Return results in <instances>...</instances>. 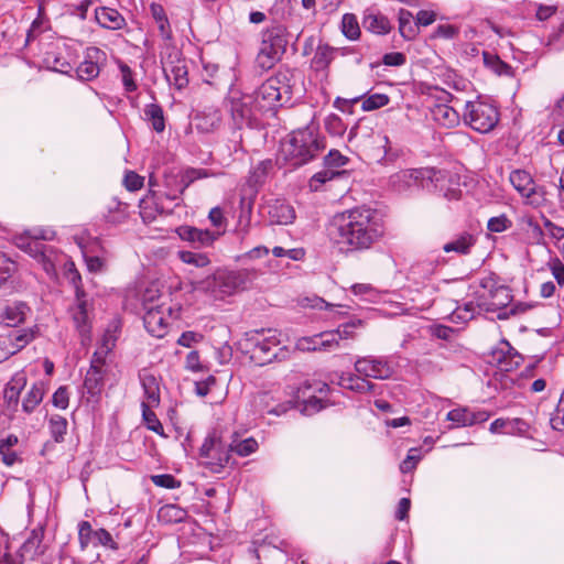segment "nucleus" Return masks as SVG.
<instances>
[{"instance_id":"nucleus-38","label":"nucleus","mask_w":564,"mask_h":564,"mask_svg":"<svg viewBox=\"0 0 564 564\" xmlns=\"http://www.w3.org/2000/svg\"><path fill=\"white\" fill-rule=\"evenodd\" d=\"M481 65L498 76H513L512 67L491 51H487L486 54H482Z\"/></svg>"},{"instance_id":"nucleus-42","label":"nucleus","mask_w":564,"mask_h":564,"mask_svg":"<svg viewBox=\"0 0 564 564\" xmlns=\"http://www.w3.org/2000/svg\"><path fill=\"white\" fill-rule=\"evenodd\" d=\"M143 113H144V120L151 124L152 129L155 132L161 133L164 131L165 117H164L163 108L159 104L152 102V104L145 105L144 109H143Z\"/></svg>"},{"instance_id":"nucleus-62","label":"nucleus","mask_w":564,"mask_h":564,"mask_svg":"<svg viewBox=\"0 0 564 564\" xmlns=\"http://www.w3.org/2000/svg\"><path fill=\"white\" fill-rule=\"evenodd\" d=\"M96 530L93 529L88 521L78 523V540L80 547L84 550L88 545H94Z\"/></svg>"},{"instance_id":"nucleus-41","label":"nucleus","mask_w":564,"mask_h":564,"mask_svg":"<svg viewBox=\"0 0 564 564\" xmlns=\"http://www.w3.org/2000/svg\"><path fill=\"white\" fill-rule=\"evenodd\" d=\"M19 443V438L14 434H9L6 437L0 438V456L2 463L11 467L15 463L20 462V457L13 447Z\"/></svg>"},{"instance_id":"nucleus-13","label":"nucleus","mask_w":564,"mask_h":564,"mask_svg":"<svg viewBox=\"0 0 564 564\" xmlns=\"http://www.w3.org/2000/svg\"><path fill=\"white\" fill-rule=\"evenodd\" d=\"M171 189L164 193H158L154 191H150L139 204L140 216L144 223L154 221L158 216L163 214H170L172 212V205L174 200H171L166 197V194Z\"/></svg>"},{"instance_id":"nucleus-30","label":"nucleus","mask_w":564,"mask_h":564,"mask_svg":"<svg viewBox=\"0 0 564 564\" xmlns=\"http://www.w3.org/2000/svg\"><path fill=\"white\" fill-rule=\"evenodd\" d=\"M46 389L47 386L42 380L32 383L22 399V411L26 414L33 413L43 401Z\"/></svg>"},{"instance_id":"nucleus-18","label":"nucleus","mask_w":564,"mask_h":564,"mask_svg":"<svg viewBox=\"0 0 564 564\" xmlns=\"http://www.w3.org/2000/svg\"><path fill=\"white\" fill-rule=\"evenodd\" d=\"M295 347L301 351H329L336 349L334 334L322 332L312 336H303L296 340Z\"/></svg>"},{"instance_id":"nucleus-2","label":"nucleus","mask_w":564,"mask_h":564,"mask_svg":"<svg viewBox=\"0 0 564 564\" xmlns=\"http://www.w3.org/2000/svg\"><path fill=\"white\" fill-rule=\"evenodd\" d=\"M54 236L55 232L52 229L34 228L28 231V237L21 239L22 242L19 246L33 257L51 278L56 276L57 268L63 265L66 278L74 285L75 292H77V288L83 286L82 276L75 263L63 252L44 243L46 240H52Z\"/></svg>"},{"instance_id":"nucleus-10","label":"nucleus","mask_w":564,"mask_h":564,"mask_svg":"<svg viewBox=\"0 0 564 564\" xmlns=\"http://www.w3.org/2000/svg\"><path fill=\"white\" fill-rule=\"evenodd\" d=\"M151 291H147L143 297L144 316L143 324L149 334L156 338H163L169 328V318L172 312L170 306L164 304L149 305L148 299ZM153 296L150 297L152 300Z\"/></svg>"},{"instance_id":"nucleus-59","label":"nucleus","mask_w":564,"mask_h":564,"mask_svg":"<svg viewBox=\"0 0 564 564\" xmlns=\"http://www.w3.org/2000/svg\"><path fill=\"white\" fill-rule=\"evenodd\" d=\"M487 51L480 44L467 43L463 47L462 57L470 64L479 65L482 62V54H486Z\"/></svg>"},{"instance_id":"nucleus-33","label":"nucleus","mask_w":564,"mask_h":564,"mask_svg":"<svg viewBox=\"0 0 564 564\" xmlns=\"http://www.w3.org/2000/svg\"><path fill=\"white\" fill-rule=\"evenodd\" d=\"M362 26L365 30L378 35L388 34L392 28L389 19L386 15L373 11L365 12Z\"/></svg>"},{"instance_id":"nucleus-4","label":"nucleus","mask_w":564,"mask_h":564,"mask_svg":"<svg viewBox=\"0 0 564 564\" xmlns=\"http://www.w3.org/2000/svg\"><path fill=\"white\" fill-rule=\"evenodd\" d=\"M325 148V138L319 133L318 127L311 123L293 131L282 142L281 152L292 166H301L317 158Z\"/></svg>"},{"instance_id":"nucleus-12","label":"nucleus","mask_w":564,"mask_h":564,"mask_svg":"<svg viewBox=\"0 0 564 564\" xmlns=\"http://www.w3.org/2000/svg\"><path fill=\"white\" fill-rule=\"evenodd\" d=\"M229 105L231 118L238 128L250 126L257 113L261 112L252 95L231 93Z\"/></svg>"},{"instance_id":"nucleus-15","label":"nucleus","mask_w":564,"mask_h":564,"mask_svg":"<svg viewBox=\"0 0 564 564\" xmlns=\"http://www.w3.org/2000/svg\"><path fill=\"white\" fill-rule=\"evenodd\" d=\"M252 345V358L261 361H271L276 357V347L280 340L275 334V330L268 329L256 332V334L248 339Z\"/></svg>"},{"instance_id":"nucleus-24","label":"nucleus","mask_w":564,"mask_h":564,"mask_svg":"<svg viewBox=\"0 0 564 564\" xmlns=\"http://www.w3.org/2000/svg\"><path fill=\"white\" fill-rule=\"evenodd\" d=\"M489 431L492 434H508V435H525L529 431V424L519 417L516 419H496L491 422Z\"/></svg>"},{"instance_id":"nucleus-53","label":"nucleus","mask_w":564,"mask_h":564,"mask_svg":"<svg viewBox=\"0 0 564 564\" xmlns=\"http://www.w3.org/2000/svg\"><path fill=\"white\" fill-rule=\"evenodd\" d=\"M272 161L264 160L259 162L250 172L248 183L251 187H258L264 183L269 171L272 169Z\"/></svg>"},{"instance_id":"nucleus-55","label":"nucleus","mask_w":564,"mask_h":564,"mask_svg":"<svg viewBox=\"0 0 564 564\" xmlns=\"http://www.w3.org/2000/svg\"><path fill=\"white\" fill-rule=\"evenodd\" d=\"M341 174V172L324 167L322 171L316 172L308 182L310 189L313 192L319 191L325 183L328 181H332L336 177H338Z\"/></svg>"},{"instance_id":"nucleus-22","label":"nucleus","mask_w":564,"mask_h":564,"mask_svg":"<svg viewBox=\"0 0 564 564\" xmlns=\"http://www.w3.org/2000/svg\"><path fill=\"white\" fill-rule=\"evenodd\" d=\"M95 20L99 26L110 31H119L127 25L124 17L117 9L109 7L96 8Z\"/></svg>"},{"instance_id":"nucleus-25","label":"nucleus","mask_w":564,"mask_h":564,"mask_svg":"<svg viewBox=\"0 0 564 564\" xmlns=\"http://www.w3.org/2000/svg\"><path fill=\"white\" fill-rule=\"evenodd\" d=\"M268 216L271 224L289 225L295 219L294 208L284 200L274 199L268 204Z\"/></svg>"},{"instance_id":"nucleus-28","label":"nucleus","mask_w":564,"mask_h":564,"mask_svg":"<svg viewBox=\"0 0 564 564\" xmlns=\"http://www.w3.org/2000/svg\"><path fill=\"white\" fill-rule=\"evenodd\" d=\"M144 400L141 405L158 406L160 404V387L156 378L147 370L140 373Z\"/></svg>"},{"instance_id":"nucleus-23","label":"nucleus","mask_w":564,"mask_h":564,"mask_svg":"<svg viewBox=\"0 0 564 564\" xmlns=\"http://www.w3.org/2000/svg\"><path fill=\"white\" fill-rule=\"evenodd\" d=\"M43 539L44 530L42 528H36L31 531L28 539L19 549L26 561L35 560L45 554L47 545L43 542Z\"/></svg>"},{"instance_id":"nucleus-17","label":"nucleus","mask_w":564,"mask_h":564,"mask_svg":"<svg viewBox=\"0 0 564 564\" xmlns=\"http://www.w3.org/2000/svg\"><path fill=\"white\" fill-rule=\"evenodd\" d=\"M76 303L69 308L75 327L82 336H86L90 332V317L88 302L83 288H77Z\"/></svg>"},{"instance_id":"nucleus-31","label":"nucleus","mask_w":564,"mask_h":564,"mask_svg":"<svg viewBox=\"0 0 564 564\" xmlns=\"http://www.w3.org/2000/svg\"><path fill=\"white\" fill-rule=\"evenodd\" d=\"M262 42L285 53L289 44L288 29L279 23L269 26L262 33Z\"/></svg>"},{"instance_id":"nucleus-8","label":"nucleus","mask_w":564,"mask_h":564,"mask_svg":"<svg viewBox=\"0 0 564 564\" xmlns=\"http://www.w3.org/2000/svg\"><path fill=\"white\" fill-rule=\"evenodd\" d=\"M230 454L229 443L224 442L217 432L208 434L199 451L203 464L216 474L229 464Z\"/></svg>"},{"instance_id":"nucleus-16","label":"nucleus","mask_w":564,"mask_h":564,"mask_svg":"<svg viewBox=\"0 0 564 564\" xmlns=\"http://www.w3.org/2000/svg\"><path fill=\"white\" fill-rule=\"evenodd\" d=\"M176 232L182 240L193 243L196 248H205L210 247L224 234V230L212 231L192 226H181Z\"/></svg>"},{"instance_id":"nucleus-60","label":"nucleus","mask_w":564,"mask_h":564,"mask_svg":"<svg viewBox=\"0 0 564 564\" xmlns=\"http://www.w3.org/2000/svg\"><path fill=\"white\" fill-rule=\"evenodd\" d=\"M141 408H142V417H143V421H144L147 427L150 431H152L161 436H166L164 434V429H163L162 423L158 419L156 414L152 411L153 406L141 405Z\"/></svg>"},{"instance_id":"nucleus-48","label":"nucleus","mask_w":564,"mask_h":564,"mask_svg":"<svg viewBox=\"0 0 564 564\" xmlns=\"http://www.w3.org/2000/svg\"><path fill=\"white\" fill-rule=\"evenodd\" d=\"M187 512L176 505H165L159 509L158 518L164 523H180L185 520Z\"/></svg>"},{"instance_id":"nucleus-58","label":"nucleus","mask_w":564,"mask_h":564,"mask_svg":"<svg viewBox=\"0 0 564 564\" xmlns=\"http://www.w3.org/2000/svg\"><path fill=\"white\" fill-rule=\"evenodd\" d=\"M362 326L361 319L350 321L343 325H339L338 328L334 330H329L334 334V339L336 340V348L339 347V341L345 339H350L355 337L354 328Z\"/></svg>"},{"instance_id":"nucleus-47","label":"nucleus","mask_w":564,"mask_h":564,"mask_svg":"<svg viewBox=\"0 0 564 564\" xmlns=\"http://www.w3.org/2000/svg\"><path fill=\"white\" fill-rule=\"evenodd\" d=\"M475 237L469 232H463L454 240L444 245L443 249L445 252L455 251L457 253L466 254L469 249L475 245Z\"/></svg>"},{"instance_id":"nucleus-52","label":"nucleus","mask_w":564,"mask_h":564,"mask_svg":"<svg viewBox=\"0 0 564 564\" xmlns=\"http://www.w3.org/2000/svg\"><path fill=\"white\" fill-rule=\"evenodd\" d=\"M119 325L118 323H113L110 325L104 333L100 344L97 347L96 351H102L105 355L109 356L112 349L116 346L118 339Z\"/></svg>"},{"instance_id":"nucleus-5","label":"nucleus","mask_w":564,"mask_h":564,"mask_svg":"<svg viewBox=\"0 0 564 564\" xmlns=\"http://www.w3.org/2000/svg\"><path fill=\"white\" fill-rule=\"evenodd\" d=\"M252 274L253 271L247 269L237 271L218 269L205 279L193 280L191 284L194 291L206 293L215 300H223L243 290Z\"/></svg>"},{"instance_id":"nucleus-64","label":"nucleus","mask_w":564,"mask_h":564,"mask_svg":"<svg viewBox=\"0 0 564 564\" xmlns=\"http://www.w3.org/2000/svg\"><path fill=\"white\" fill-rule=\"evenodd\" d=\"M390 98L386 94H372L362 100V110L371 111L384 107L389 104Z\"/></svg>"},{"instance_id":"nucleus-39","label":"nucleus","mask_w":564,"mask_h":564,"mask_svg":"<svg viewBox=\"0 0 564 564\" xmlns=\"http://www.w3.org/2000/svg\"><path fill=\"white\" fill-rule=\"evenodd\" d=\"M431 171H432V167L431 169L427 167V169L403 170V171L394 174L391 177L392 183L394 185L402 183V185L399 186V189H402L404 187H410L419 180L427 183L430 175H425V174H423V172H431Z\"/></svg>"},{"instance_id":"nucleus-44","label":"nucleus","mask_w":564,"mask_h":564,"mask_svg":"<svg viewBox=\"0 0 564 564\" xmlns=\"http://www.w3.org/2000/svg\"><path fill=\"white\" fill-rule=\"evenodd\" d=\"M435 265L433 262L424 261L413 264L408 272V280L416 285H424L434 273Z\"/></svg>"},{"instance_id":"nucleus-54","label":"nucleus","mask_w":564,"mask_h":564,"mask_svg":"<svg viewBox=\"0 0 564 564\" xmlns=\"http://www.w3.org/2000/svg\"><path fill=\"white\" fill-rule=\"evenodd\" d=\"M512 348L513 347H511L507 340H501L489 352L488 362L496 366L497 370H499L501 365L507 360Z\"/></svg>"},{"instance_id":"nucleus-27","label":"nucleus","mask_w":564,"mask_h":564,"mask_svg":"<svg viewBox=\"0 0 564 564\" xmlns=\"http://www.w3.org/2000/svg\"><path fill=\"white\" fill-rule=\"evenodd\" d=\"M431 112L433 120L441 127L452 129L460 123L459 112L447 104L435 105Z\"/></svg>"},{"instance_id":"nucleus-56","label":"nucleus","mask_w":564,"mask_h":564,"mask_svg":"<svg viewBox=\"0 0 564 564\" xmlns=\"http://www.w3.org/2000/svg\"><path fill=\"white\" fill-rule=\"evenodd\" d=\"M67 420L58 414H54L48 420V430L51 436L54 438L56 443H61L65 438V434L67 432Z\"/></svg>"},{"instance_id":"nucleus-9","label":"nucleus","mask_w":564,"mask_h":564,"mask_svg":"<svg viewBox=\"0 0 564 564\" xmlns=\"http://www.w3.org/2000/svg\"><path fill=\"white\" fill-rule=\"evenodd\" d=\"M509 181L513 188L523 198V203L533 208L545 206L546 189L542 185H536L532 175L525 170H513L509 175Z\"/></svg>"},{"instance_id":"nucleus-26","label":"nucleus","mask_w":564,"mask_h":564,"mask_svg":"<svg viewBox=\"0 0 564 564\" xmlns=\"http://www.w3.org/2000/svg\"><path fill=\"white\" fill-rule=\"evenodd\" d=\"M522 361V356L514 348H512L507 360L501 365L500 369L497 370L494 375V379L496 381H500L501 388L507 389L514 383V379L510 377L508 373L518 369Z\"/></svg>"},{"instance_id":"nucleus-19","label":"nucleus","mask_w":564,"mask_h":564,"mask_svg":"<svg viewBox=\"0 0 564 564\" xmlns=\"http://www.w3.org/2000/svg\"><path fill=\"white\" fill-rule=\"evenodd\" d=\"M490 417V412L486 410L470 411L468 408H456L451 410L446 419L453 423L452 427L473 426L486 422Z\"/></svg>"},{"instance_id":"nucleus-57","label":"nucleus","mask_w":564,"mask_h":564,"mask_svg":"<svg viewBox=\"0 0 564 564\" xmlns=\"http://www.w3.org/2000/svg\"><path fill=\"white\" fill-rule=\"evenodd\" d=\"M341 32L350 41H355L360 36V26L355 14L345 13L343 15Z\"/></svg>"},{"instance_id":"nucleus-46","label":"nucleus","mask_w":564,"mask_h":564,"mask_svg":"<svg viewBox=\"0 0 564 564\" xmlns=\"http://www.w3.org/2000/svg\"><path fill=\"white\" fill-rule=\"evenodd\" d=\"M258 447L259 444L253 437L240 440L237 434H234L229 442L230 453H235L240 457L249 456L254 453Z\"/></svg>"},{"instance_id":"nucleus-43","label":"nucleus","mask_w":564,"mask_h":564,"mask_svg":"<svg viewBox=\"0 0 564 564\" xmlns=\"http://www.w3.org/2000/svg\"><path fill=\"white\" fill-rule=\"evenodd\" d=\"M283 54L284 52L261 41L260 50L257 55V64L262 69H270L278 61H280Z\"/></svg>"},{"instance_id":"nucleus-51","label":"nucleus","mask_w":564,"mask_h":564,"mask_svg":"<svg viewBox=\"0 0 564 564\" xmlns=\"http://www.w3.org/2000/svg\"><path fill=\"white\" fill-rule=\"evenodd\" d=\"M106 375L94 369H88L84 380V387L88 394L97 395L101 392Z\"/></svg>"},{"instance_id":"nucleus-61","label":"nucleus","mask_w":564,"mask_h":564,"mask_svg":"<svg viewBox=\"0 0 564 564\" xmlns=\"http://www.w3.org/2000/svg\"><path fill=\"white\" fill-rule=\"evenodd\" d=\"M99 66L91 59L83 61L76 68V74L82 80H91L99 74Z\"/></svg>"},{"instance_id":"nucleus-49","label":"nucleus","mask_w":564,"mask_h":564,"mask_svg":"<svg viewBox=\"0 0 564 564\" xmlns=\"http://www.w3.org/2000/svg\"><path fill=\"white\" fill-rule=\"evenodd\" d=\"M252 206L253 202L251 198H247L246 196L240 197L239 202V216H238V227L239 231L246 236L250 229L251 215H252Z\"/></svg>"},{"instance_id":"nucleus-50","label":"nucleus","mask_w":564,"mask_h":564,"mask_svg":"<svg viewBox=\"0 0 564 564\" xmlns=\"http://www.w3.org/2000/svg\"><path fill=\"white\" fill-rule=\"evenodd\" d=\"M177 257L183 263L194 268H205L210 264V259L205 252L180 250Z\"/></svg>"},{"instance_id":"nucleus-32","label":"nucleus","mask_w":564,"mask_h":564,"mask_svg":"<svg viewBox=\"0 0 564 564\" xmlns=\"http://www.w3.org/2000/svg\"><path fill=\"white\" fill-rule=\"evenodd\" d=\"M28 312L29 307L25 303H12L0 313V323L8 327H15L24 322Z\"/></svg>"},{"instance_id":"nucleus-21","label":"nucleus","mask_w":564,"mask_h":564,"mask_svg":"<svg viewBox=\"0 0 564 564\" xmlns=\"http://www.w3.org/2000/svg\"><path fill=\"white\" fill-rule=\"evenodd\" d=\"M166 80L181 90L188 85V70L184 59L176 58L163 64Z\"/></svg>"},{"instance_id":"nucleus-37","label":"nucleus","mask_w":564,"mask_h":564,"mask_svg":"<svg viewBox=\"0 0 564 564\" xmlns=\"http://www.w3.org/2000/svg\"><path fill=\"white\" fill-rule=\"evenodd\" d=\"M335 57V50L327 44L317 46L314 56L311 61L312 68L326 76V70Z\"/></svg>"},{"instance_id":"nucleus-29","label":"nucleus","mask_w":564,"mask_h":564,"mask_svg":"<svg viewBox=\"0 0 564 564\" xmlns=\"http://www.w3.org/2000/svg\"><path fill=\"white\" fill-rule=\"evenodd\" d=\"M502 285L500 279L495 273H488L485 276H481L478 281V288L476 290V300L477 306L480 310V304L482 302H491L492 295L495 294V289H498Z\"/></svg>"},{"instance_id":"nucleus-63","label":"nucleus","mask_w":564,"mask_h":564,"mask_svg":"<svg viewBox=\"0 0 564 564\" xmlns=\"http://www.w3.org/2000/svg\"><path fill=\"white\" fill-rule=\"evenodd\" d=\"M325 129L330 135L341 137L347 127L339 116L332 113L325 119Z\"/></svg>"},{"instance_id":"nucleus-34","label":"nucleus","mask_w":564,"mask_h":564,"mask_svg":"<svg viewBox=\"0 0 564 564\" xmlns=\"http://www.w3.org/2000/svg\"><path fill=\"white\" fill-rule=\"evenodd\" d=\"M210 173L205 169H188L181 177L177 188L171 189L166 197L171 200L180 199L183 192L196 180L209 177Z\"/></svg>"},{"instance_id":"nucleus-6","label":"nucleus","mask_w":564,"mask_h":564,"mask_svg":"<svg viewBox=\"0 0 564 564\" xmlns=\"http://www.w3.org/2000/svg\"><path fill=\"white\" fill-rule=\"evenodd\" d=\"M260 111H273L278 107L289 102L292 98L291 74L289 70H280L268 78L252 94Z\"/></svg>"},{"instance_id":"nucleus-35","label":"nucleus","mask_w":564,"mask_h":564,"mask_svg":"<svg viewBox=\"0 0 564 564\" xmlns=\"http://www.w3.org/2000/svg\"><path fill=\"white\" fill-rule=\"evenodd\" d=\"M150 12L156 24L160 36L164 41L171 42L173 40V32L164 8L159 3H152L150 6Z\"/></svg>"},{"instance_id":"nucleus-7","label":"nucleus","mask_w":564,"mask_h":564,"mask_svg":"<svg viewBox=\"0 0 564 564\" xmlns=\"http://www.w3.org/2000/svg\"><path fill=\"white\" fill-rule=\"evenodd\" d=\"M465 124L479 133L490 132L499 122L498 108L485 100H465L463 113Z\"/></svg>"},{"instance_id":"nucleus-14","label":"nucleus","mask_w":564,"mask_h":564,"mask_svg":"<svg viewBox=\"0 0 564 564\" xmlns=\"http://www.w3.org/2000/svg\"><path fill=\"white\" fill-rule=\"evenodd\" d=\"M42 63L46 68L62 74H68L73 69L72 55L61 41L46 45L42 53Z\"/></svg>"},{"instance_id":"nucleus-45","label":"nucleus","mask_w":564,"mask_h":564,"mask_svg":"<svg viewBox=\"0 0 564 564\" xmlns=\"http://www.w3.org/2000/svg\"><path fill=\"white\" fill-rule=\"evenodd\" d=\"M399 32L405 40H413L419 32L415 18L410 11L404 9H401L399 12Z\"/></svg>"},{"instance_id":"nucleus-3","label":"nucleus","mask_w":564,"mask_h":564,"mask_svg":"<svg viewBox=\"0 0 564 564\" xmlns=\"http://www.w3.org/2000/svg\"><path fill=\"white\" fill-rule=\"evenodd\" d=\"M357 373L343 372L337 376V384L355 393H375L377 386L368 378L386 380L393 373V368L384 357L364 356L355 361Z\"/></svg>"},{"instance_id":"nucleus-1","label":"nucleus","mask_w":564,"mask_h":564,"mask_svg":"<svg viewBox=\"0 0 564 564\" xmlns=\"http://www.w3.org/2000/svg\"><path fill=\"white\" fill-rule=\"evenodd\" d=\"M330 241L346 253L365 252L386 235L384 215L376 208L357 206L336 213L327 225Z\"/></svg>"},{"instance_id":"nucleus-11","label":"nucleus","mask_w":564,"mask_h":564,"mask_svg":"<svg viewBox=\"0 0 564 564\" xmlns=\"http://www.w3.org/2000/svg\"><path fill=\"white\" fill-rule=\"evenodd\" d=\"M423 174L430 175L427 183L423 184V186L429 187L430 183L435 194L449 202H456L462 198L463 192L459 180L447 171L432 167L431 172H423Z\"/></svg>"},{"instance_id":"nucleus-40","label":"nucleus","mask_w":564,"mask_h":564,"mask_svg":"<svg viewBox=\"0 0 564 564\" xmlns=\"http://www.w3.org/2000/svg\"><path fill=\"white\" fill-rule=\"evenodd\" d=\"M512 301V294L509 286L502 284L500 288L495 289L491 302H482L480 310L486 312H496L501 308H506Z\"/></svg>"},{"instance_id":"nucleus-36","label":"nucleus","mask_w":564,"mask_h":564,"mask_svg":"<svg viewBox=\"0 0 564 564\" xmlns=\"http://www.w3.org/2000/svg\"><path fill=\"white\" fill-rule=\"evenodd\" d=\"M128 207V204L120 202L116 197L110 198L104 214L106 221L111 225L124 223L129 215Z\"/></svg>"},{"instance_id":"nucleus-20","label":"nucleus","mask_w":564,"mask_h":564,"mask_svg":"<svg viewBox=\"0 0 564 564\" xmlns=\"http://www.w3.org/2000/svg\"><path fill=\"white\" fill-rule=\"evenodd\" d=\"M28 383V377L24 370H19L12 375L3 389L4 405L9 410L15 411L19 405L20 394Z\"/></svg>"}]
</instances>
